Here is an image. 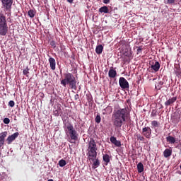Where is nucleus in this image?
Listing matches in <instances>:
<instances>
[{"instance_id": "nucleus-20", "label": "nucleus", "mask_w": 181, "mask_h": 181, "mask_svg": "<svg viewBox=\"0 0 181 181\" xmlns=\"http://www.w3.org/2000/svg\"><path fill=\"white\" fill-rule=\"evenodd\" d=\"M103 50H104V47L101 45H98L95 48V53L97 54H101V53H103Z\"/></svg>"}, {"instance_id": "nucleus-9", "label": "nucleus", "mask_w": 181, "mask_h": 181, "mask_svg": "<svg viewBox=\"0 0 181 181\" xmlns=\"http://www.w3.org/2000/svg\"><path fill=\"white\" fill-rule=\"evenodd\" d=\"M119 84L121 87V88L125 89L129 88V83H128V81L125 79L124 77H120L119 79Z\"/></svg>"}, {"instance_id": "nucleus-4", "label": "nucleus", "mask_w": 181, "mask_h": 181, "mask_svg": "<svg viewBox=\"0 0 181 181\" xmlns=\"http://www.w3.org/2000/svg\"><path fill=\"white\" fill-rule=\"evenodd\" d=\"M8 32H9V28L6 16L1 12L0 13V36H6Z\"/></svg>"}, {"instance_id": "nucleus-32", "label": "nucleus", "mask_w": 181, "mask_h": 181, "mask_svg": "<svg viewBox=\"0 0 181 181\" xmlns=\"http://www.w3.org/2000/svg\"><path fill=\"white\" fill-rule=\"evenodd\" d=\"M50 45H51L54 49H56V42H55V41H51Z\"/></svg>"}, {"instance_id": "nucleus-3", "label": "nucleus", "mask_w": 181, "mask_h": 181, "mask_svg": "<svg viewBox=\"0 0 181 181\" xmlns=\"http://www.w3.org/2000/svg\"><path fill=\"white\" fill-rule=\"evenodd\" d=\"M64 128L65 129V132L67 135V136H69V142L71 144H74L71 141H77L78 139V134L77 133V131H76V129H74V127H73V124L70 122H67L64 125Z\"/></svg>"}, {"instance_id": "nucleus-12", "label": "nucleus", "mask_w": 181, "mask_h": 181, "mask_svg": "<svg viewBox=\"0 0 181 181\" xmlns=\"http://www.w3.org/2000/svg\"><path fill=\"white\" fill-rule=\"evenodd\" d=\"M151 68L155 71V73H157V71H159V69H160V64L159 62H153L151 64Z\"/></svg>"}, {"instance_id": "nucleus-5", "label": "nucleus", "mask_w": 181, "mask_h": 181, "mask_svg": "<svg viewBox=\"0 0 181 181\" xmlns=\"http://www.w3.org/2000/svg\"><path fill=\"white\" fill-rule=\"evenodd\" d=\"M98 149V148H97L95 140H94L93 138H90L88 144V156H90L94 157L95 155H97Z\"/></svg>"}, {"instance_id": "nucleus-39", "label": "nucleus", "mask_w": 181, "mask_h": 181, "mask_svg": "<svg viewBox=\"0 0 181 181\" xmlns=\"http://www.w3.org/2000/svg\"><path fill=\"white\" fill-rule=\"evenodd\" d=\"M47 181H54L52 179H49Z\"/></svg>"}, {"instance_id": "nucleus-15", "label": "nucleus", "mask_w": 181, "mask_h": 181, "mask_svg": "<svg viewBox=\"0 0 181 181\" xmlns=\"http://www.w3.org/2000/svg\"><path fill=\"white\" fill-rule=\"evenodd\" d=\"M108 76L110 78H115L117 77V71L114 68H110L108 72Z\"/></svg>"}, {"instance_id": "nucleus-10", "label": "nucleus", "mask_w": 181, "mask_h": 181, "mask_svg": "<svg viewBox=\"0 0 181 181\" xmlns=\"http://www.w3.org/2000/svg\"><path fill=\"white\" fill-rule=\"evenodd\" d=\"M19 136V132H16L10 136H8L6 139L8 145H11L15 139H16Z\"/></svg>"}, {"instance_id": "nucleus-17", "label": "nucleus", "mask_w": 181, "mask_h": 181, "mask_svg": "<svg viewBox=\"0 0 181 181\" xmlns=\"http://www.w3.org/2000/svg\"><path fill=\"white\" fill-rule=\"evenodd\" d=\"M103 162H105V166H107L108 163L111 162V159L110 158V155L108 154H104L103 156Z\"/></svg>"}, {"instance_id": "nucleus-7", "label": "nucleus", "mask_w": 181, "mask_h": 181, "mask_svg": "<svg viewBox=\"0 0 181 181\" xmlns=\"http://www.w3.org/2000/svg\"><path fill=\"white\" fill-rule=\"evenodd\" d=\"M88 159L90 160V162H93V169H97V168L100 166V160L98 159V158H97V155H95L94 157L91 156H88Z\"/></svg>"}, {"instance_id": "nucleus-40", "label": "nucleus", "mask_w": 181, "mask_h": 181, "mask_svg": "<svg viewBox=\"0 0 181 181\" xmlns=\"http://www.w3.org/2000/svg\"><path fill=\"white\" fill-rule=\"evenodd\" d=\"M0 176H1V173H0Z\"/></svg>"}, {"instance_id": "nucleus-22", "label": "nucleus", "mask_w": 181, "mask_h": 181, "mask_svg": "<svg viewBox=\"0 0 181 181\" xmlns=\"http://www.w3.org/2000/svg\"><path fill=\"white\" fill-rule=\"evenodd\" d=\"M137 170L139 173H142L144 172V164L142 163H139L137 165Z\"/></svg>"}, {"instance_id": "nucleus-34", "label": "nucleus", "mask_w": 181, "mask_h": 181, "mask_svg": "<svg viewBox=\"0 0 181 181\" xmlns=\"http://www.w3.org/2000/svg\"><path fill=\"white\" fill-rule=\"evenodd\" d=\"M151 117H156V110H152Z\"/></svg>"}, {"instance_id": "nucleus-25", "label": "nucleus", "mask_w": 181, "mask_h": 181, "mask_svg": "<svg viewBox=\"0 0 181 181\" xmlns=\"http://www.w3.org/2000/svg\"><path fill=\"white\" fill-rule=\"evenodd\" d=\"M151 127H153V128H156V127H159V122H158V121H156V120L152 121Z\"/></svg>"}, {"instance_id": "nucleus-16", "label": "nucleus", "mask_w": 181, "mask_h": 181, "mask_svg": "<svg viewBox=\"0 0 181 181\" xmlns=\"http://www.w3.org/2000/svg\"><path fill=\"white\" fill-rule=\"evenodd\" d=\"M176 100H177V97H173L172 98L165 102V105L166 107H169V105H172V104L176 103Z\"/></svg>"}, {"instance_id": "nucleus-14", "label": "nucleus", "mask_w": 181, "mask_h": 181, "mask_svg": "<svg viewBox=\"0 0 181 181\" xmlns=\"http://www.w3.org/2000/svg\"><path fill=\"white\" fill-rule=\"evenodd\" d=\"M49 63L51 70H56V59L53 57L49 59Z\"/></svg>"}, {"instance_id": "nucleus-36", "label": "nucleus", "mask_w": 181, "mask_h": 181, "mask_svg": "<svg viewBox=\"0 0 181 181\" xmlns=\"http://www.w3.org/2000/svg\"><path fill=\"white\" fill-rule=\"evenodd\" d=\"M78 98H79L78 94H76L74 95V100H78Z\"/></svg>"}, {"instance_id": "nucleus-18", "label": "nucleus", "mask_w": 181, "mask_h": 181, "mask_svg": "<svg viewBox=\"0 0 181 181\" xmlns=\"http://www.w3.org/2000/svg\"><path fill=\"white\" fill-rule=\"evenodd\" d=\"M166 141L168 144H176V137H173L172 136H168L166 137Z\"/></svg>"}, {"instance_id": "nucleus-23", "label": "nucleus", "mask_w": 181, "mask_h": 181, "mask_svg": "<svg viewBox=\"0 0 181 181\" xmlns=\"http://www.w3.org/2000/svg\"><path fill=\"white\" fill-rule=\"evenodd\" d=\"M58 165H59L60 168H63L67 165V163L65 161V160L62 159L59 161Z\"/></svg>"}, {"instance_id": "nucleus-6", "label": "nucleus", "mask_w": 181, "mask_h": 181, "mask_svg": "<svg viewBox=\"0 0 181 181\" xmlns=\"http://www.w3.org/2000/svg\"><path fill=\"white\" fill-rule=\"evenodd\" d=\"M1 5L6 12H11L13 0H1Z\"/></svg>"}, {"instance_id": "nucleus-35", "label": "nucleus", "mask_w": 181, "mask_h": 181, "mask_svg": "<svg viewBox=\"0 0 181 181\" xmlns=\"http://www.w3.org/2000/svg\"><path fill=\"white\" fill-rule=\"evenodd\" d=\"M141 52H142V48L141 47H139L137 49V52L141 53Z\"/></svg>"}, {"instance_id": "nucleus-38", "label": "nucleus", "mask_w": 181, "mask_h": 181, "mask_svg": "<svg viewBox=\"0 0 181 181\" xmlns=\"http://www.w3.org/2000/svg\"><path fill=\"white\" fill-rule=\"evenodd\" d=\"M68 2H69V4H73V0H67Z\"/></svg>"}, {"instance_id": "nucleus-2", "label": "nucleus", "mask_w": 181, "mask_h": 181, "mask_svg": "<svg viewBox=\"0 0 181 181\" xmlns=\"http://www.w3.org/2000/svg\"><path fill=\"white\" fill-rule=\"evenodd\" d=\"M64 79L61 81V84L64 87L69 86L71 90H77V81L71 73L64 74Z\"/></svg>"}, {"instance_id": "nucleus-28", "label": "nucleus", "mask_w": 181, "mask_h": 181, "mask_svg": "<svg viewBox=\"0 0 181 181\" xmlns=\"http://www.w3.org/2000/svg\"><path fill=\"white\" fill-rule=\"evenodd\" d=\"M137 139L138 141H141L142 142H144V141H145V137L141 136V134H139L137 135Z\"/></svg>"}, {"instance_id": "nucleus-27", "label": "nucleus", "mask_w": 181, "mask_h": 181, "mask_svg": "<svg viewBox=\"0 0 181 181\" xmlns=\"http://www.w3.org/2000/svg\"><path fill=\"white\" fill-rule=\"evenodd\" d=\"M175 74L177 76H180V77H181V69H180V66L179 67H175Z\"/></svg>"}, {"instance_id": "nucleus-24", "label": "nucleus", "mask_w": 181, "mask_h": 181, "mask_svg": "<svg viewBox=\"0 0 181 181\" xmlns=\"http://www.w3.org/2000/svg\"><path fill=\"white\" fill-rule=\"evenodd\" d=\"M28 15L30 18H35V15H36V13L33 10H30L28 12Z\"/></svg>"}, {"instance_id": "nucleus-11", "label": "nucleus", "mask_w": 181, "mask_h": 181, "mask_svg": "<svg viewBox=\"0 0 181 181\" xmlns=\"http://www.w3.org/2000/svg\"><path fill=\"white\" fill-rule=\"evenodd\" d=\"M8 136V132H3L0 134V148L5 144V138Z\"/></svg>"}, {"instance_id": "nucleus-31", "label": "nucleus", "mask_w": 181, "mask_h": 181, "mask_svg": "<svg viewBox=\"0 0 181 181\" xmlns=\"http://www.w3.org/2000/svg\"><path fill=\"white\" fill-rule=\"evenodd\" d=\"M3 122L4 124H9V122H11V119H9V118H8V117H6V118L4 119Z\"/></svg>"}, {"instance_id": "nucleus-1", "label": "nucleus", "mask_w": 181, "mask_h": 181, "mask_svg": "<svg viewBox=\"0 0 181 181\" xmlns=\"http://www.w3.org/2000/svg\"><path fill=\"white\" fill-rule=\"evenodd\" d=\"M130 115L128 108L115 110L112 115V122L115 128H121L127 119H129Z\"/></svg>"}, {"instance_id": "nucleus-37", "label": "nucleus", "mask_w": 181, "mask_h": 181, "mask_svg": "<svg viewBox=\"0 0 181 181\" xmlns=\"http://www.w3.org/2000/svg\"><path fill=\"white\" fill-rule=\"evenodd\" d=\"M104 4H110V0H103Z\"/></svg>"}, {"instance_id": "nucleus-13", "label": "nucleus", "mask_w": 181, "mask_h": 181, "mask_svg": "<svg viewBox=\"0 0 181 181\" xmlns=\"http://www.w3.org/2000/svg\"><path fill=\"white\" fill-rule=\"evenodd\" d=\"M110 141L113 144V145H115V146H117L118 148L121 146V141L119 140H117L116 137L111 136L110 139Z\"/></svg>"}, {"instance_id": "nucleus-33", "label": "nucleus", "mask_w": 181, "mask_h": 181, "mask_svg": "<svg viewBox=\"0 0 181 181\" xmlns=\"http://www.w3.org/2000/svg\"><path fill=\"white\" fill-rule=\"evenodd\" d=\"M176 0H167V4H168L169 5H172L173 4H175V1Z\"/></svg>"}, {"instance_id": "nucleus-30", "label": "nucleus", "mask_w": 181, "mask_h": 181, "mask_svg": "<svg viewBox=\"0 0 181 181\" xmlns=\"http://www.w3.org/2000/svg\"><path fill=\"white\" fill-rule=\"evenodd\" d=\"M8 106L11 107H15V102L13 100H10L8 102Z\"/></svg>"}, {"instance_id": "nucleus-8", "label": "nucleus", "mask_w": 181, "mask_h": 181, "mask_svg": "<svg viewBox=\"0 0 181 181\" xmlns=\"http://www.w3.org/2000/svg\"><path fill=\"white\" fill-rule=\"evenodd\" d=\"M142 134L145 138H147V139H149L151 138V136L152 135V129L149 127H146L142 129Z\"/></svg>"}, {"instance_id": "nucleus-26", "label": "nucleus", "mask_w": 181, "mask_h": 181, "mask_svg": "<svg viewBox=\"0 0 181 181\" xmlns=\"http://www.w3.org/2000/svg\"><path fill=\"white\" fill-rule=\"evenodd\" d=\"M95 121L96 122V124H100V122H101V116L100 115V114H98L95 118Z\"/></svg>"}, {"instance_id": "nucleus-19", "label": "nucleus", "mask_w": 181, "mask_h": 181, "mask_svg": "<svg viewBox=\"0 0 181 181\" xmlns=\"http://www.w3.org/2000/svg\"><path fill=\"white\" fill-rule=\"evenodd\" d=\"M99 12L100 13H110V10L107 6H104L99 8Z\"/></svg>"}, {"instance_id": "nucleus-29", "label": "nucleus", "mask_w": 181, "mask_h": 181, "mask_svg": "<svg viewBox=\"0 0 181 181\" xmlns=\"http://www.w3.org/2000/svg\"><path fill=\"white\" fill-rule=\"evenodd\" d=\"M23 74H24V76H28V74H29V68H26L25 69H24L23 71Z\"/></svg>"}, {"instance_id": "nucleus-21", "label": "nucleus", "mask_w": 181, "mask_h": 181, "mask_svg": "<svg viewBox=\"0 0 181 181\" xmlns=\"http://www.w3.org/2000/svg\"><path fill=\"white\" fill-rule=\"evenodd\" d=\"M172 156V150L167 148L163 151L164 158H169V156Z\"/></svg>"}]
</instances>
